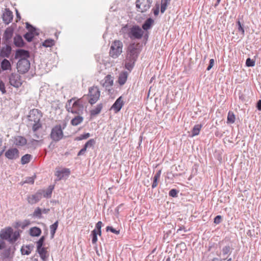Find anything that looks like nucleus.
I'll use <instances>...</instances> for the list:
<instances>
[{"mask_svg":"<svg viewBox=\"0 0 261 261\" xmlns=\"http://www.w3.org/2000/svg\"><path fill=\"white\" fill-rule=\"evenodd\" d=\"M139 54V50L137 45L135 44L129 45L125 60V67L129 71L133 68Z\"/></svg>","mask_w":261,"mask_h":261,"instance_id":"1","label":"nucleus"},{"mask_svg":"<svg viewBox=\"0 0 261 261\" xmlns=\"http://www.w3.org/2000/svg\"><path fill=\"white\" fill-rule=\"evenodd\" d=\"M41 117L42 114L39 110L34 109L30 111L28 116V124L32 126L33 130H36L42 127V124L40 123Z\"/></svg>","mask_w":261,"mask_h":261,"instance_id":"2","label":"nucleus"},{"mask_svg":"<svg viewBox=\"0 0 261 261\" xmlns=\"http://www.w3.org/2000/svg\"><path fill=\"white\" fill-rule=\"evenodd\" d=\"M75 98H72L67 101L65 108L68 112L76 115H82L84 112V106L81 99H79L73 102Z\"/></svg>","mask_w":261,"mask_h":261,"instance_id":"3","label":"nucleus"},{"mask_svg":"<svg viewBox=\"0 0 261 261\" xmlns=\"http://www.w3.org/2000/svg\"><path fill=\"white\" fill-rule=\"evenodd\" d=\"M123 43L120 40H115L112 42L110 50V55L113 58H117L122 52Z\"/></svg>","mask_w":261,"mask_h":261,"instance_id":"4","label":"nucleus"},{"mask_svg":"<svg viewBox=\"0 0 261 261\" xmlns=\"http://www.w3.org/2000/svg\"><path fill=\"white\" fill-rule=\"evenodd\" d=\"M100 91L96 86H93L89 89L88 96L90 97L89 102L93 105L96 102L100 96Z\"/></svg>","mask_w":261,"mask_h":261,"instance_id":"5","label":"nucleus"},{"mask_svg":"<svg viewBox=\"0 0 261 261\" xmlns=\"http://www.w3.org/2000/svg\"><path fill=\"white\" fill-rule=\"evenodd\" d=\"M143 33V31L139 26L135 25L129 29L128 35L131 39H140Z\"/></svg>","mask_w":261,"mask_h":261,"instance_id":"6","label":"nucleus"},{"mask_svg":"<svg viewBox=\"0 0 261 261\" xmlns=\"http://www.w3.org/2000/svg\"><path fill=\"white\" fill-rule=\"evenodd\" d=\"M152 3V0H137V11L141 13L146 12L150 8Z\"/></svg>","mask_w":261,"mask_h":261,"instance_id":"7","label":"nucleus"},{"mask_svg":"<svg viewBox=\"0 0 261 261\" xmlns=\"http://www.w3.org/2000/svg\"><path fill=\"white\" fill-rule=\"evenodd\" d=\"M30 68V61L27 59H20L17 64L18 71L21 74L27 72Z\"/></svg>","mask_w":261,"mask_h":261,"instance_id":"8","label":"nucleus"},{"mask_svg":"<svg viewBox=\"0 0 261 261\" xmlns=\"http://www.w3.org/2000/svg\"><path fill=\"white\" fill-rule=\"evenodd\" d=\"M63 136V131L60 125H57L52 129L50 137L54 141H59Z\"/></svg>","mask_w":261,"mask_h":261,"instance_id":"9","label":"nucleus"},{"mask_svg":"<svg viewBox=\"0 0 261 261\" xmlns=\"http://www.w3.org/2000/svg\"><path fill=\"white\" fill-rule=\"evenodd\" d=\"M9 83L14 87L18 88L22 85L20 76L17 73H12L9 77Z\"/></svg>","mask_w":261,"mask_h":261,"instance_id":"10","label":"nucleus"},{"mask_svg":"<svg viewBox=\"0 0 261 261\" xmlns=\"http://www.w3.org/2000/svg\"><path fill=\"white\" fill-rule=\"evenodd\" d=\"M42 195L43 192L38 191L35 194L28 196V202L31 204L36 203L41 200Z\"/></svg>","mask_w":261,"mask_h":261,"instance_id":"11","label":"nucleus"},{"mask_svg":"<svg viewBox=\"0 0 261 261\" xmlns=\"http://www.w3.org/2000/svg\"><path fill=\"white\" fill-rule=\"evenodd\" d=\"M26 28L29 30V32L24 35V38L28 41L31 42L32 41L34 34L35 33L36 29L32 25L28 22L26 23Z\"/></svg>","mask_w":261,"mask_h":261,"instance_id":"12","label":"nucleus"},{"mask_svg":"<svg viewBox=\"0 0 261 261\" xmlns=\"http://www.w3.org/2000/svg\"><path fill=\"white\" fill-rule=\"evenodd\" d=\"M5 155L9 160H15L19 157V151L15 148H10L6 151Z\"/></svg>","mask_w":261,"mask_h":261,"instance_id":"13","label":"nucleus"},{"mask_svg":"<svg viewBox=\"0 0 261 261\" xmlns=\"http://www.w3.org/2000/svg\"><path fill=\"white\" fill-rule=\"evenodd\" d=\"M13 233V229L8 227L2 229L0 232V237L3 240H8L10 242V237Z\"/></svg>","mask_w":261,"mask_h":261,"instance_id":"14","label":"nucleus"},{"mask_svg":"<svg viewBox=\"0 0 261 261\" xmlns=\"http://www.w3.org/2000/svg\"><path fill=\"white\" fill-rule=\"evenodd\" d=\"M12 48L9 44H6L1 49L0 56L2 58H9L11 54Z\"/></svg>","mask_w":261,"mask_h":261,"instance_id":"15","label":"nucleus"},{"mask_svg":"<svg viewBox=\"0 0 261 261\" xmlns=\"http://www.w3.org/2000/svg\"><path fill=\"white\" fill-rule=\"evenodd\" d=\"M13 17L12 12L8 9H6L2 17L4 22L6 24H8L12 21Z\"/></svg>","mask_w":261,"mask_h":261,"instance_id":"16","label":"nucleus"},{"mask_svg":"<svg viewBox=\"0 0 261 261\" xmlns=\"http://www.w3.org/2000/svg\"><path fill=\"white\" fill-rule=\"evenodd\" d=\"M13 34V30L11 28H7L3 34V39L5 44H9L10 39L12 38Z\"/></svg>","mask_w":261,"mask_h":261,"instance_id":"17","label":"nucleus"},{"mask_svg":"<svg viewBox=\"0 0 261 261\" xmlns=\"http://www.w3.org/2000/svg\"><path fill=\"white\" fill-rule=\"evenodd\" d=\"M30 57V53L28 51L19 49L16 51L15 59H27Z\"/></svg>","mask_w":261,"mask_h":261,"instance_id":"18","label":"nucleus"},{"mask_svg":"<svg viewBox=\"0 0 261 261\" xmlns=\"http://www.w3.org/2000/svg\"><path fill=\"white\" fill-rule=\"evenodd\" d=\"M103 87H105L108 90H110L109 88L111 87L113 84V80L110 75H107L104 79V81L101 83Z\"/></svg>","mask_w":261,"mask_h":261,"instance_id":"19","label":"nucleus"},{"mask_svg":"<svg viewBox=\"0 0 261 261\" xmlns=\"http://www.w3.org/2000/svg\"><path fill=\"white\" fill-rule=\"evenodd\" d=\"M123 105V101L122 97L120 96L115 101L112 106V108L116 111V112H118L121 110Z\"/></svg>","mask_w":261,"mask_h":261,"instance_id":"20","label":"nucleus"},{"mask_svg":"<svg viewBox=\"0 0 261 261\" xmlns=\"http://www.w3.org/2000/svg\"><path fill=\"white\" fill-rule=\"evenodd\" d=\"M14 144L16 146H22L27 144V140L22 136H16L14 139Z\"/></svg>","mask_w":261,"mask_h":261,"instance_id":"21","label":"nucleus"},{"mask_svg":"<svg viewBox=\"0 0 261 261\" xmlns=\"http://www.w3.org/2000/svg\"><path fill=\"white\" fill-rule=\"evenodd\" d=\"M70 171L68 169L64 168L60 170H58L56 172V176H57L58 180H61L65 175H69Z\"/></svg>","mask_w":261,"mask_h":261,"instance_id":"22","label":"nucleus"},{"mask_svg":"<svg viewBox=\"0 0 261 261\" xmlns=\"http://www.w3.org/2000/svg\"><path fill=\"white\" fill-rule=\"evenodd\" d=\"M14 44L16 47H21L24 46V42L22 37L17 35H16L14 38Z\"/></svg>","mask_w":261,"mask_h":261,"instance_id":"23","label":"nucleus"},{"mask_svg":"<svg viewBox=\"0 0 261 261\" xmlns=\"http://www.w3.org/2000/svg\"><path fill=\"white\" fill-rule=\"evenodd\" d=\"M84 120L82 115H76L71 120V124L73 126H77L81 124Z\"/></svg>","mask_w":261,"mask_h":261,"instance_id":"24","label":"nucleus"},{"mask_svg":"<svg viewBox=\"0 0 261 261\" xmlns=\"http://www.w3.org/2000/svg\"><path fill=\"white\" fill-rule=\"evenodd\" d=\"M128 77V73L126 71H123L122 72L119 74V77H118V83L120 85H124L127 80Z\"/></svg>","mask_w":261,"mask_h":261,"instance_id":"25","label":"nucleus"},{"mask_svg":"<svg viewBox=\"0 0 261 261\" xmlns=\"http://www.w3.org/2000/svg\"><path fill=\"white\" fill-rule=\"evenodd\" d=\"M41 140H36L34 138H32L28 143L27 142V146L28 148L35 149L38 146V144Z\"/></svg>","mask_w":261,"mask_h":261,"instance_id":"26","label":"nucleus"},{"mask_svg":"<svg viewBox=\"0 0 261 261\" xmlns=\"http://www.w3.org/2000/svg\"><path fill=\"white\" fill-rule=\"evenodd\" d=\"M1 67L3 71L11 70V64L8 60L4 59L1 63Z\"/></svg>","mask_w":261,"mask_h":261,"instance_id":"27","label":"nucleus"},{"mask_svg":"<svg viewBox=\"0 0 261 261\" xmlns=\"http://www.w3.org/2000/svg\"><path fill=\"white\" fill-rule=\"evenodd\" d=\"M153 22H154V20L152 18H147L145 20L144 23L143 24L142 29L145 31L149 30V29H150V28H151V25H152V24L153 23Z\"/></svg>","mask_w":261,"mask_h":261,"instance_id":"28","label":"nucleus"},{"mask_svg":"<svg viewBox=\"0 0 261 261\" xmlns=\"http://www.w3.org/2000/svg\"><path fill=\"white\" fill-rule=\"evenodd\" d=\"M41 230L37 227L31 228L30 230V234L33 237H38L40 235Z\"/></svg>","mask_w":261,"mask_h":261,"instance_id":"29","label":"nucleus"},{"mask_svg":"<svg viewBox=\"0 0 261 261\" xmlns=\"http://www.w3.org/2000/svg\"><path fill=\"white\" fill-rule=\"evenodd\" d=\"M58 226V221H56L53 224L50 226V231L51 234V238L53 239L54 237L56 230Z\"/></svg>","mask_w":261,"mask_h":261,"instance_id":"30","label":"nucleus"},{"mask_svg":"<svg viewBox=\"0 0 261 261\" xmlns=\"http://www.w3.org/2000/svg\"><path fill=\"white\" fill-rule=\"evenodd\" d=\"M37 252L39 254L40 257L43 259L45 260L46 259V254L47 253V251L45 248L41 247L40 248H37Z\"/></svg>","mask_w":261,"mask_h":261,"instance_id":"31","label":"nucleus"},{"mask_svg":"<svg viewBox=\"0 0 261 261\" xmlns=\"http://www.w3.org/2000/svg\"><path fill=\"white\" fill-rule=\"evenodd\" d=\"M201 127L202 125L201 124L195 125L192 130V136L194 137L198 135L199 134Z\"/></svg>","mask_w":261,"mask_h":261,"instance_id":"32","label":"nucleus"},{"mask_svg":"<svg viewBox=\"0 0 261 261\" xmlns=\"http://www.w3.org/2000/svg\"><path fill=\"white\" fill-rule=\"evenodd\" d=\"M102 108V105L101 103L97 105L96 107L91 111V115L93 116L96 115L100 113Z\"/></svg>","mask_w":261,"mask_h":261,"instance_id":"33","label":"nucleus"},{"mask_svg":"<svg viewBox=\"0 0 261 261\" xmlns=\"http://www.w3.org/2000/svg\"><path fill=\"white\" fill-rule=\"evenodd\" d=\"M171 0L162 1L161 6V12L164 13L167 9V6L169 4Z\"/></svg>","mask_w":261,"mask_h":261,"instance_id":"34","label":"nucleus"},{"mask_svg":"<svg viewBox=\"0 0 261 261\" xmlns=\"http://www.w3.org/2000/svg\"><path fill=\"white\" fill-rule=\"evenodd\" d=\"M31 155L27 154L22 156L21 159V164L24 165L30 162L31 159Z\"/></svg>","mask_w":261,"mask_h":261,"instance_id":"35","label":"nucleus"},{"mask_svg":"<svg viewBox=\"0 0 261 261\" xmlns=\"http://www.w3.org/2000/svg\"><path fill=\"white\" fill-rule=\"evenodd\" d=\"M235 116L232 112H229L227 115V123H233L235 121Z\"/></svg>","mask_w":261,"mask_h":261,"instance_id":"36","label":"nucleus"},{"mask_svg":"<svg viewBox=\"0 0 261 261\" xmlns=\"http://www.w3.org/2000/svg\"><path fill=\"white\" fill-rule=\"evenodd\" d=\"M97 234H98V232L97 231L96 229H94L91 232V235L92 236V244H95L97 241Z\"/></svg>","mask_w":261,"mask_h":261,"instance_id":"37","label":"nucleus"},{"mask_svg":"<svg viewBox=\"0 0 261 261\" xmlns=\"http://www.w3.org/2000/svg\"><path fill=\"white\" fill-rule=\"evenodd\" d=\"M45 47H51L54 45V41L53 39H47L42 44Z\"/></svg>","mask_w":261,"mask_h":261,"instance_id":"38","label":"nucleus"},{"mask_svg":"<svg viewBox=\"0 0 261 261\" xmlns=\"http://www.w3.org/2000/svg\"><path fill=\"white\" fill-rule=\"evenodd\" d=\"M12 237L11 236L10 237V242L13 243L15 242L18 237H19V233L18 231H15L14 232H13L12 233Z\"/></svg>","mask_w":261,"mask_h":261,"instance_id":"39","label":"nucleus"},{"mask_svg":"<svg viewBox=\"0 0 261 261\" xmlns=\"http://www.w3.org/2000/svg\"><path fill=\"white\" fill-rule=\"evenodd\" d=\"M53 189V187L49 188L46 191H41L42 192H43V196L44 197H46V198L50 197L51 195Z\"/></svg>","mask_w":261,"mask_h":261,"instance_id":"40","label":"nucleus"},{"mask_svg":"<svg viewBox=\"0 0 261 261\" xmlns=\"http://www.w3.org/2000/svg\"><path fill=\"white\" fill-rule=\"evenodd\" d=\"M41 214L42 210L39 207H37V208L35 209L33 214V216L37 218H40L41 217Z\"/></svg>","mask_w":261,"mask_h":261,"instance_id":"41","label":"nucleus"},{"mask_svg":"<svg viewBox=\"0 0 261 261\" xmlns=\"http://www.w3.org/2000/svg\"><path fill=\"white\" fill-rule=\"evenodd\" d=\"M44 240L45 237L42 236L37 242V248L42 247Z\"/></svg>","mask_w":261,"mask_h":261,"instance_id":"42","label":"nucleus"},{"mask_svg":"<svg viewBox=\"0 0 261 261\" xmlns=\"http://www.w3.org/2000/svg\"><path fill=\"white\" fill-rule=\"evenodd\" d=\"M246 64L248 67H253L255 65V61L250 58H248L246 60Z\"/></svg>","mask_w":261,"mask_h":261,"instance_id":"43","label":"nucleus"},{"mask_svg":"<svg viewBox=\"0 0 261 261\" xmlns=\"http://www.w3.org/2000/svg\"><path fill=\"white\" fill-rule=\"evenodd\" d=\"M95 143V140L92 139L87 141V142L85 144L84 146L87 148L88 147H91L93 146Z\"/></svg>","mask_w":261,"mask_h":261,"instance_id":"44","label":"nucleus"},{"mask_svg":"<svg viewBox=\"0 0 261 261\" xmlns=\"http://www.w3.org/2000/svg\"><path fill=\"white\" fill-rule=\"evenodd\" d=\"M102 225V223L101 221H98L96 224V228L97 229V231L98 232V234L99 236L101 234V228Z\"/></svg>","mask_w":261,"mask_h":261,"instance_id":"45","label":"nucleus"},{"mask_svg":"<svg viewBox=\"0 0 261 261\" xmlns=\"http://www.w3.org/2000/svg\"><path fill=\"white\" fill-rule=\"evenodd\" d=\"M90 136V135L89 133L81 135L79 137L77 138V140H82L83 139H86L88 138Z\"/></svg>","mask_w":261,"mask_h":261,"instance_id":"46","label":"nucleus"},{"mask_svg":"<svg viewBox=\"0 0 261 261\" xmlns=\"http://www.w3.org/2000/svg\"><path fill=\"white\" fill-rule=\"evenodd\" d=\"M178 191L176 189H171L169 193V195L170 196L172 197H176L177 196Z\"/></svg>","mask_w":261,"mask_h":261,"instance_id":"47","label":"nucleus"},{"mask_svg":"<svg viewBox=\"0 0 261 261\" xmlns=\"http://www.w3.org/2000/svg\"><path fill=\"white\" fill-rule=\"evenodd\" d=\"M26 248L27 249L22 248L21 249L22 254H25V255H29L31 253V249H30V247H28V246H26Z\"/></svg>","mask_w":261,"mask_h":261,"instance_id":"48","label":"nucleus"},{"mask_svg":"<svg viewBox=\"0 0 261 261\" xmlns=\"http://www.w3.org/2000/svg\"><path fill=\"white\" fill-rule=\"evenodd\" d=\"M237 25L238 26V31H239V32H241V34L243 35H244V33H245V31H244V28L242 25L240 21L239 20H238L237 21Z\"/></svg>","mask_w":261,"mask_h":261,"instance_id":"49","label":"nucleus"},{"mask_svg":"<svg viewBox=\"0 0 261 261\" xmlns=\"http://www.w3.org/2000/svg\"><path fill=\"white\" fill-rule=\"evenodd\" d=\"M106 231H110L112 232L117 234L119 233V230H117L115 229H114V228H113L112 226H107L106 227Z\"/></svg>","mask_w":261,"mask_h":261,"instance_id":"50","label":"nucleus"},{"mask_svg":"<svg viewBox=\"0 0 261 261\" xmlns=\"http://www.w3.org/2000/svg\"><path fill=\"white\" fill-rule=\"evenodd\" d=\"M38 129H36V130H34L32 129L33 130V134H32V138H34L36 140H38V139H39L41 137L40 136V134H39L38 133H37V130Z\"/></svg>","mask_w":261,"mask_h":261,"instance_id":"51","label":"nucleus"},{"mask_svg":"<svg viewBox=\"0 0 261 261\" xmlns=\"http://www.w3.org/2000/svg\"><path fill=\"white\" fill-rule=\"evenodd\" d=\"M230 251V247L226 246L222 249V253L224 255H227Z\"/></svg>","mask_w":261,"mask_h":261,"instance_id":"52","label":"nucleus"},{"mask_svg":"<svg viewBox=\"0 0 261 261\" xmlns=\"http://www.w3.org/2000/svg\"><path fill=\"white\" fill-rule=\"evenodd\" d=\"M34 182V178L33 177H28L26 178L24 183L33 184Z\"/></svg>","mask_w":261,"mask_h":261,"instance_id":"53","label":"nucleus"},{"mask_svg":"<svg viewBox=\"0 0 261 261\" xmlns=\"http://www.w3.org/2000/svg\"><path fill=\"white\" fill-rule=\"evenodd\" d=\"M153 14L155 16H158L160 12V6L159 5H156L155 8L152 9Z\"/></svg>","mask_w":261,"mask_h":261,"instance_id":"54","label":"nucleus"},{"mask_svg":"<svg viewBox=\"0 0 261 261\" xmlns=\"http://www.w3.org/2000/svg\"><path fill=\"white\" fill-rule=\"evenodd\" d=\"M221 216L220 215H218L215 218L214 222L216 224H218L221 222Z\"/></svg>","mask_w":261,"mask_h":261,"instance_id":"55","label":"nucleus"},{"mask_svg":"<svg viewBox=\"0 0 261 261\" xmlns=\"http://www.w3.org/2000/svg\"><path fill=\"white\" fill-rule=\"evenodd\" d=\"M0 90L4 94L6 93V90L5 87V84L2 81L0 82Z\"/></svg>","mask_w":261,"mask_h":261,"instance_id":"56","label":"nucleus"},{"mask_svg":"<svg viewBox=\"0 0 261 261\" xmlns=\"http://www.w3.org/2000/svg\"><path fill=\"white\" fill-rule=\"evenodd\" d=\"M214 60L212 59L210 61L209 65L207 68V70H210L214 66Z\"/></svg>","mask_w":261,"mask_h":261,"instance_id":"57","label":"nucleus"},{"mask_svg":"<svg viewBox=\"0 0 261 261\" xmlns=\"http://www.w3.org/2000/svg\"><path fill=\"white\" fill-rule=\"evenodd\" d=\"M161 174V170H159L155 174L154 176L153 177V179H158L160 178Z\"/></svg>","mask_w":261,"mask_h":261,"instance_id":"58","label":"nucleus"},{"mask_svg":"<svg viewBox=\"0 0 261 261\" xmlns=\"http://www.w3.org/2000/svg\"><path fill=\"white\" fill-rule=\"evenodd\" d=\"M87 148H86L85 146L79 152L77 155H81L85 153V151H86Z\"/></svg>","mask_w":261,"mask_h":261,"instance_id":"59","label":"nucleus"},{"mask_svg":"<svg viewBox=\"0 0 261 261\" xmlns=\"http://www.w3.org/2000/svg\"><path fill=\"white\" fill-rule=\"evenodd\" d=\"M3 255L5 258H8L9 257L10 255V250H5L3 253Z\"/></svg>","mask_w":261,"mask_h":261,"instance_id":"60","label":"nucleus"},{"mask_svg":"<svg viewBox=\"0 0 261 261\" xmlns=\"http://www.w3.org/2000/svg\"><path fill=\"white\" fill-rule=\"evenodd\" d=\"M158 179H153V183L152 184V188H154L158 186Z\"/></svg>","mask_w":261,"mask_h":261,"instance_id":"61","label":"nucleus"},{"mask_svg":"<svg viewBox=\"0 0 261 261\" xmlns=\"http://www.w3.org/2000/svg\"><path fill=\"white\" fill-rule=\"evenodd\" d=\"M256 107L259 111H261V100L257 101Z\"/></svg>","mask_w":261,"mask_h":261,"instance_id":"62","label":"nucleus"},{"mask_svg":"<svg viewBox=\"0 0 261 261\" xmlns=\"http://www.w3.org/2000/svg\"><path fill=\"white\" fill-rule=\"evenodd\" d=\"M49 209L44 208L43 210H42V213H44V214H47L49 212Z\"/></svg>","mask_w":261,"mask_h":261,"instance_id":"63","label":"nucleus"},{"mask_svg":"<svg viewBox=\"0 0 261 261\" xmlns=\"http://www.w3.org/2000/svg\"><path fill=\"white\" fill-rule=\"evenodd\" d=\"M5 247V243L3 242H2L1 243H0V250L3 249Z\"/></svg>","mask_w":261,"mask_h":261,"instance_id":"64","label":"nucleus"}]
</instances>
